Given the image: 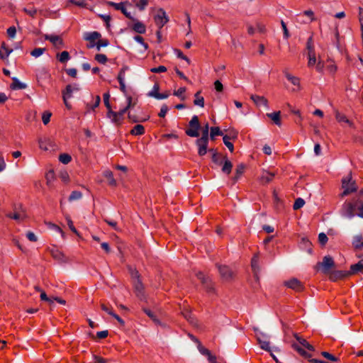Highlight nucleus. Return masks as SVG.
<instances>
[{
    "mask_svg": "<svg viewBox=\"0 0 363 363\" xmlns=\"http://www.w3.org/2000/svg\"><path fill=\"white\" fill-rule=\"evenodd\" d=\"M257 340L260 345V347L266 351H271L270 342L269 341V335L261 331L256 333Z\"/></svg>",
    "mask_w": 363,
    "mask_h": 363,
    "instance_id": "nucleus-6",
    "label": "nucleus"
},
{
    "mask_svg": "<svg viewBox=\"0 0 363 363\" xmlns=\"http://www.w3.org/2000/svg\"><path fill=\"white\" fill-rule=\"evenodd\" d=\"M322 267V271L325 274L329 273L330 269L334 267L335 262L330 256H325L323 262L318 264Z\"/></svg>",
    "mask_w": 363,
    "mask_h": 363,
    "instance_id": "nucleus-9",
    "label": "nucleus"
},
{
    "mask_svg": "<svg viewBox=\"0 0 363 363\" xmlns=\"http://www.w3.org/2000/svg\"><path fill=\"white\" fill-rule=\"evenodd\" d=\"M82 198V193L79 191H73L69 198L68 200L69 202H72L74 201L79 200Z\"/></svg>",
    "mask_w": 363,
    "mask_h": 363,
    "instance_id": "nucleus-39",
    "label": "nucleus"
},
{
    "mask_svg": "<svg viewBox=\"0 0 363 363\" xmlns=\"http://www.w3.org/2000/svg\"><path fill=\"white\" fill-rule=\"evenodd\" d=\"M350 274H351L350 271H333L330 273V279L333 281H336L339 279H344Z\"/></svg>",
    "mask_w": 363,
    "mask_h": 363,
    "instance_id": "nucleus-18",
    "label": "nucleus"
},
{
    "mask_svg": "<svg viewBox=\"0 0 363 363\" xmlns=\"http://www.w3.org/2000/svg\"><path fill=\"white\" fill-rule=\"evenodd\" d=\"M13 83L11 84V89L13 90L24 89L27 87L26 84L20 82L19 79L13 77H12Z\"/></svg>",
    "mask_w": 363,
    "mask_h": 363,
    "instance_id": "nucleus-26",
    "label": "nucleus"
},
{
    "mask_svg": "<svg viewBox=\"0 0 363 363\" xmlns=\"http://www.w3.org/2000/svg\"><path fill=\"white\" fill-rule=\"evenodd\" d=\"M45 39L50 41L57 48H61L63 46V42L61 38L56 35H46Z\"/></svg>",
    "mask_w": 363,
    "mask_h": 363,
    "instance_id": "nucleus-19",
    "label": "nucleus"
},
{
    "mask_svg": "<svg viewBox=\"0 0 363 363\" xmlns=\"http://www.w3.org/2000/svg\"><path fill=\"white\" fill-rule=\"evenodd\" d=\"M79 86L78 84H74L73 85L69 84L66 86L65 89L62 91V99L65 98H72V94L74 91H78Z\"/></svg>",
    "mask_w": 363,
    "mask_h": 363,
    "instance_id": "nucleus-15",
    "label": "nucleus"
},
{
    "mask_svg": "<svg viewBox=\"0 0 363 363\" xmlns=\"http://www.w3.org/2000/svg\"><path fill=\"white\" fill-rule=\"evenodd\" d=\"M52 113L50 111H45L42 115V121L45 125H47L50 121Z\"/></svg>",
    "mask_w": 363,
    "mask_h": 363,
    "instance_id": "nucleus-58",
    "label": "nucleus"
},
{
    "mask_svg": "<svg viewBox=\"0 0 363 363\" xmlns=\"http://www.w3.org/2000/svg\"><path fill=\"white\" fill-rule=\"evenodd\" d=\"M251 266H252V269L255 273V276L256 279H258L257 274L259 273V269H260L259 267L258 256L255 255L252 257V261H251Z\"/></svg>",
    "mask_w": 363,
    "mask_h": 363,
    "instance_id": "nucleus-28",
    "label": "nucleus"
},
{
    "mask_svg": "<svg viewBox=\"0 0 363 363\" xmlns=\"http://www.w3.org/2000/svg\"><path fill=\"white\" fill-rule=\"evenodd\" d=\"M109 5L113 6L115 9L121 11L127 18H133V16L130 12L128 11L126 6H131V4L128 1L120 2V3H114L109 2Z\"/></svg>",
    "mask_w": 363,
    "mask_h": 363,
    "instance_id": "nucleus-8",
    "label": "nucleus"
},
{
    "mask_svg": "<svg viewBox=\"0 0 363 363\" xmlns=\"http://www.w3.org/2000/svg\"><path fill=\"white\" fill-rule=\"evenodd\" d=\"M103 98H104V104H105L106 107L107 108L108 111H111L112 109H111V104L109 102V99H110L109 93L107 92V93L104 94Z\"/></svg>",
    "mask_w": 363,
    "mask_h": 363,
    "instance_id": "nucleus-57",
    "label": "nucleus"
},
{
    "mask_svg": "<svg viewBox=\"0 0 363 363\" xmlns=\"http://www.w3.org/2000/svg\"><path fill=\"white\" fill-rule=\"evenodd\" d=\"M199 128L191 127L190 128L186 129L185 133L190 137L196 138L199 135Z\"/></svg>",
    "mask_w": 363,
    "mask_h": 363,
    "instance_id": "nucleus-43",
    "label": "nucleus"
},
{
    "mask_svg": "<svg viewBox=\"0 0 363 363\" xmlns=\"http://www.w3.org/2000/svg\"><path fill=\"white\" fill-rule=\"evenodd\" d=\"M328 237L324 233H320L318 235V241L322 245H324L328 242Z\"/></svg>",
    "mask_w": 363,
    "mask_h": 363,
    "instance_id": "nucleus-63",
    "label": "nucleus"
},
{
    "mask_svg": "<svg viewBox=\"0 0 363 363\" xmlns=\"http://www.w3.org/2000/svg\"><path fill=\"white\" fill-rule=\"evenodd\" d=\"M223 133L218 127H212L211 128L210 137L212 140L217 135H222Z\"/></svg>",
    "mask_w": 363,
    "mask_h": 363,
    "instance_id": "nucleus-47",
    "label": "nucleus"
},
{
    "mask_svg": "<svg viewBox=\"0 0 363 363\" xmlns=\"http://www.w3.org/2000/svg\"><path fill=\"white\" fill-rule=\"evenodd\" d=\"M159 90H160V86L157 83H155L153 85L152 90L147 93V96L149 97H153V98L156 99V96H157V95H159V94H160Z\"/></svg>",
    "mask_w": 363,
    "mask_h": 363,
    "instance_id": "nucleus-41",
    "label": "nucleus"
},
{
    "mask_svg": "<svg viewBox=\"0 0 363 363\" xmlns=\"http://www.w3.org/2000/svg\"><path fill=\"white\" fill-rule=\"evenodd\" d=\"M129 70V67L126 65L123 66L121 69L120 70L118 75V82H123L125 81V72Z\"/></svg>",
    "mask_w": 363,
    "mask_h": 363,
    "instance_id": "nucleus-45",
    "label": "nucleus"
},
{
    "mask_svg": "<svg viewBox=\"0 0 363 363\" xmlns=\"http://www.w3.org/2000/svg\"><path fill=\"white\" fill-rule=\"evenodd\" d=\"M129 272L133 279L134 288L138 296L142 297L143 296V285L140 279L139 272L132 267H129Z\"/></svg>",
    "mask_w": 363,
    "mask_h": 363,
    "instance_id": "nucleus-2",
    "label": "nucleus"
},
{
    "mask_svg": "<svg viewBox=\"0 0 363 363\" xmlns=\"http://www.w3.org/2000/svg\"><path fill=\"white\" fill-rule=\"evenodd\" d=\"M304 204H305L304 200L301 198H298L295 201L293 208L294 210H298V209L301 208V207H303Z\"/></svg>",
    "mask_w": 363,
    "mask_h": 363,
    "instance_id": "nucleus-55",
    "label": "nucleus"
},
{
    "mask_svg": "<svg viewBox=\"0 0 363 363\" xmlns=\"http://www.w3.org/2000/svg\"><path fill=\"white\" fill-rule=\"evenodd\" d=\"M198 349L202 354L206 355L208 357V359L210 363H214L215 356H213L208 349L203 347L201 345H199Z\"/></svg>",
    "mask_w": 363,
    "mask_h": 363,
    "instance_id": "nucleus-29",
    "label": "nucleus"
},
{
    "mask_svg": "<svg viewBox=\"0 0 363 363\" xmlns=\"http://www.w3.org/2000/svg\"><path fill=\"white\" fill-rule=\"evenodd\" d=\"M65 219L67 222V225L69 228V229L74 233H75L76 235H77L78 236L79 235V232L77 230V229L75 228V227L73 225V222L72 220H71L69 216H65Z\"/></svg>",
    "mask_w": 363,
    "mask_h": 363,
    "instance_id": "nucleus-48",
    "label": "nucleus"
},
{
    "mask_svg": "<svg viewBox=\"0 0 363 363\" xmlns=\"http://www.w3.org/2000/svg\"><path fill=\"white\" fill-rule=\"evenodd\" d=\"M144 133V126L140 124L135 125L130 131V133L133 135H143Z\"/></svg>",
    "mask_w": 363,
    "mask_h": 363,
    "instance_id": "nucleus-37",
    "label": "nucleus"
},
{
    "mask_svg": "<svg viewBox=\"0 0 363 363\" xmlns=\"http://www.w3.org/2000/svg\"><path fill=\"white\" fill-rule=\"evenodd\" d=\"M223 164L222 165V172L225 174H230L233 169V163L227 158L226 156L223 157Z\"/></svg>",
    "mask_w": 363,
    "mask_h": 363,
    "instance_id": "nucleus-22",
    "label": "nucleus"
},
{
    "mask_svg": "<svg viewBox=\"0 0 363 363\" xmlns=\"http://www.w3.org/2000/svg\"><path fill=\"white\" fill-rule=\"evenodd\" d=\"M186 91L185 87H180L178 90L174 92V95L179 97L181 100H185L184 93Z\"/></svg>",
    "mask_w": 363,
    "mask_h": 363,
    "instance_id": "nucleus-50",
    "label": "nucleus"
},
{
    "mask_svg": "<svg viewBox=\"0 0 363 363\" xmlns=\"http://www.w3.org/2000/svg\"><path fill=\"white\" fill-rule=\"evenodd\" d=\"M208 144V140L205 138H199L196 141V145L198 147V154L200 156H203L207 152V147Z\"/></svg>",
    "mask_w": 363,
    "mask_h": 363,
    "instance_id": "nucleus-11",
    "label": "nucleus"
},
{
    "mask_svg": "<svg viewBox=\"0 0 363 363\" xmlns=\"http://www.w3.org/2000/svg\"><path fill=\"white\" fill-rule=\"evenodd\" d=\"M134 40L140 43L144 48L145 50H147L148 45L147 43L144 42L143 38L140 35H136L134 37Z\"/></svg>",
    "mask_w": 363,
    "mask_h": 363,
    "instance_id": "nucleus-59",
    "label": "nucleus"
},
{
    "mask_svg": "<svg viewBox=\"0 0 363 363\" xmlns=\"http://www.w3.org/2000/svg\"><path fill=\"white\" fill-rule=\"evenodd\" d=\"M342 187L343 189V192L341 194L342 196L348 195L357 190L354 182L351 180L350 175L342 179Z\"/></svg>",
    "mask_w": 363,
    "mask_h": 363,
    "instance_id": "nucleus-4",
    "label": "nucleus"
},
{
    "mask_svg": "<svg viewBox=\"0 0 363 363\" xmlns=\"http://www.w3.org/2000/svg\"><path fill=\"white\" fill-rule=\"evenodd\" d=\"M307 55H308V66L309 67H311L314 66L318 62L315 53L307 54Z\"/></svg>",
    "mask_w": 363,
    "mask_h": 363,
    "instance_id": "nucleus-44",
    "label": "nucleus"
},
{
    "mask_svg": "<svg viewBox=\"0 0 363 363\" xmlns=\"http://www.w3.org/2000/svg\"><path fill=\"white\" fill-rule=\"evenodd\" d=\"M6 216L20 223L26 219L27 213L26 209L21 205H18L15 206L13 211L8 213Z\"/></svg>",
    "mask_w": 363,
    "mask_h": 363,
    "instance_id": "nucleus-3",
    "label": "nucleus"
},
{
    "mask_svg": "<svg viewBox=\"0 0 363 363\" xmlns=\"http://www.w3.org/2000/svg\"><path fill=\"white\" fill-rule=\"evenodd\" d=\"M274 175V173L264 171L261 175L260 180L263 183H269L273 179Z\"/></svg>",
    "mask_w": 363,
    "mask_h": 363,
    "instance_id": "nucleus-31",
    "label": "nucleus"
},
{
    "mask_svg": "<svg viewBox=\"0 0 363 363\" xmlns=\"http://www.w3.org/2000/svg\"><path fill=\"white\" fill-rule=\"evenodd\" d=\"M245 165L243 164H240L237 166L236 169H235V176L233 177V183H236L239 179L240 178V177L242 175V174L244 173V171H245Z\"/></svg>",
    "mask_w": 363,
    "mask_h": 363,
    "instance_id": "nucleus-27",
    "label": "nucleus"
},
{
    "mask_svg": "<svg viewBox=\"0 0 363 363\" xmlns=\"http://www.w3.org/2000/svg\"><path fill=\"white\" fill-rule=\"evenodd\" d=\"M294 337H296V340L299 342L301 345L306 347L308 350L314 351V347L309 344L305 339L299 337L297 334H295Z\"/></svg>",
    "mask_w": 363,
    "mask_h": 363,
    "instance_id": "nucleus-30",
    "label": "nucleus"
},
{
    "mask_svg": "<svg viewBox=\"0 0 363 363\" xmlns=\"http://www.w3.org/2000/svg\"><path fill=\"white\" fill-rule=\"evenodd\" d=\"M133 3L140 11H143L148 4V0H133Z\"/></svg>",
    "mask_w": 363,
    "mask_h": 363,
    "instance_id": "nucleus-38",
    "label": "nucleus"
},
{
    "mask_svg": "<svg viewBox=\"0 0 363 363\" xmlns=\"http://www.w3.org/2000/svg\"><path fill=\"white\" fill-rule=\"evenodd\" d=\"M45 51V48H35L31 52L30 55L34 57H38L41 56L44 52Z\"/></svg>",
    "mask_w": 363,
    "mask_h": 363,
    "instance_id": "nucleus-52",
    "label": "nucleus"
},
{
    "mask_svg": "<svg viewBox=\"0 0 363 363\" xmlns=\"http://www.w3.org/2000/svg\"><path fill=\"white\" fill-rule=\"evenodd\" d=\"M95 60L101 63V64H105L107 62V57L104 54H97L95 55Z\"/></svg>",
    "mask_w": 363,
    "mask_h": 363,
    "instance_id": "nucleus-60",
    "label": "nucleus"
},
{
    "mask_svg": "<svg viewBox=\"0 0 363 363\" xmlns=\"http://www.w3.org/2000/svg\"><path fill=\"white\" fill-rule=\"evenodd\" d=\"M58 60L60 62H66L69 60V54L67 51H63L58 55Z\"/></svg>",
    "mask_w": 363,
    "mask_h": 363,
    "instance_id": "nucleus-49",
    "label": "nucleus"
},
{
    "mask_svg": "<svg viewBox=\"0 0 363 363\" xmlns=\"http://www.w3.org/2000/svg\"><path fill=\"white\" fill-rule=\"evenodd\" d=\"M13 52L12 49H9L6 47L5 43H2L0 48V58L6 60V63L9 64V56Z\"/></svg>",
    "mask_w": 363,
    "mask_h": 363,
    "instance_id": "nucleus-21",
    "label": "nucleus"
},
{
    "mask_svg": "<svg viewBox=\"0 0 363 363\" xmlns=\"http://www.w3.org/2000/svg\"><path fill=\"white\" fill-rule=\"evenodd\" d=\"M190 127L200 128V124L197 116H194L189 122Z\"/></svg>",
    "mask_w": 363,
    "mask_h": 363,
    "instance_id": "nucleus-56",
    "label": "nucleus"
},
{
    "mask_svg": "<svg viewBox=\"0 0 363 363\" xmlns=\"http://www.w3.org/2000/svg\"><path fill=\"white\" fill-rule=\"evenodd\" d=\"M355 209L356 204L350 202L345 203L341 211L342 216L347 218H352L355 216Z\"/></svg>",
    "mask_w": 363,
    "mask_h": 363,
    "instance_id": "nucleus-7",
    "label": "nucleus"
},
{
    "mask_svg": "<svg viewBox=\"0 0 363 363\" xmlns=\"http://www.w3.org/2000/svg\"><path fill=\"white\" fill-rule=\"evenodd\" d=\"M352 246L356 250H360L363 248V237L362 235H356L352 238Z\"/></svg>",
    "mask_w": 363,
    "mask_h": 363,
    "instance_id": "nucleus-24",
    "label": "nucleus"
},
{
    "mask_svg": "<svg viewBox=\"0 0 363 363\" xmlns=\"http://www.w3.org/2000/svg\"><path fill=\"white\" fill-rule=\"evenodd\" d=\"M230 138L228 135H224L223 138V143L226 145V147L229 149V150L233 152L234 150V147L232 143L229 141Z\"/></svg>",
    "mask_w": 363,
    "mask_h": 363,
    "instance_id": "nucleus-54",
    "label": "nucleus"
},
{
    "mask_svg": "<svg viewBox=\"0 0 363 363\" xmlns=\"http://www.w3.org/2000/svg\"><path fill=\"white\" fill-rule=\"evenodd\" d=\"M59 177L61 179V180L65 183H68L69 182V175L66 170L60 171Z\"/></svg>",
    "mask_w": 363,
    "mask_h": 363,
    "instance_id": "nucleus-53",
    "label": "nucleus"
},
{
    "mask_svg": "<svg viewBox=\"0 0 363 363\" xmlns=\"http://www.w3.org/2000/svg\"><path fill=\"white\" fill-rule=\"evenodd\" d=\"M306 49L308 50V53L307 54L315 53V48H314V45H313V37L312 36L308 38V39L307 40Z\"/></svg>",
    "mask_w": 363,
    "mask_h": 363,
    "instance_id": "nucleus-42",
    "label": "nucleus"
},
{
    "mask_svg": "<svg viewBox=\"0 0 363 363\" xmlns=\"http://www.w3.org/2000/svg\"><path fill=\"white\" fill-rule=\"evenodd\" d=\"M218 267L223 279L228 281L233 278V272L228 266L219 265Z\"/></svg>",
    "mask_w": 363,
    "mask_h": 363,
    "instance_id": "nucleus-12",
    "label": "nucleus"
},
{
    "mask_svg": "<svg viewBox=\"0 0 363 363\" xmlns=\"http://www.w3.org/2000/svg\"><path fill=\"white\" fill-rule=\"evenodd\" d=\"M101 37V34L96 31L86 33L84 37V38L89 41V43H96L95 41L99 40Z\"/></svg>",
    "mask_w": 363,
    "mask_h": 363,
    "instance_id": "nucleus-23",
    "label": "nucleus"
},
{
    "mask_svg": "<svg viewBox=\"0 0 363 363\" xmlns=\"http://www.w3.org/2000/svg\"><path fill=\"white\" fill-rule=\"evenodd\" d=\"M154 21L159 29H161L169 21V17L162 9H160L154 16Z\"/></svg>",
    "mask_w": 363,
    "mask_h": 363,
    "instance_id": "nucleus-5",
    "label": "nucleus"
},
{
    "mask_svg": "<svg viewBox=\"0 0 363 363\" xmlns=\"http://www.w3.org/2000/svg\"><path fill=\"white\" fill-rule=\"evenodd\" d=\"M250 99L253 101L256 106L259 107L264 106L267 109L269 108L268 101L265 97L262 96L252 94L251 95Z\"/></svg>",
    "mask_w": 363,
    "mask_h": 363,
    "instance_id": "nucleus-16",
    "label": "nucleus"
},
{
    "mask_svg": "<svg viewBox=\"0 0 363 363\" xmlns=\"http://www.w3.org/2000/svg\"><path fill=\"white\" fill-rule=\"evenodd\" d=\"M292 347L297 351L301 356L306 359H310L311 357V355L309 354L308 352H306L303 348H301L298 344L293 343L291 345Z\"/></svg>",
    "mask_w": 363,
    "mask_h": 363,
    "instance_id": "nucleus-33",
    "label": "nucleus"
},
{
    "mask_svg": "<svg viewBox=\"0 0 363 363\" xmlns=\"http://www.w3.org/2000/svg\"><path fill=\"white\" fill-rule=\"evenodd\" d=\"M267 117L271 118L276 125L280 126L281 121H280V111H276L271 113L267 114Z\"/></svg>",
    "mask_w": 363,
    "mask_h": 363,
    "instance_id": "nucleus-34",
    "label": "nucleus"
},
{
    "mask_svg": "<svg viewBox=\"0 0 363 363\" xmlns=\"http://www.w3.org/2000/svg\"><path fill=\"white\" fill-rule=\"evenodd\" d=\"M195 99L194 101V104L195 106H198L200 107L204 106V98L201 96V91H197L194 95Z\"/></svg>",
    "mask_w": 363,
    "mask_h": 363,
    "instance_id": "nucleus-36",
    "label": "nucleus"
},
{
    "mask_svg": "<svg viewBox=\"0 0 363 363\" xmlns=\"http://www.w3.org/2000/svg\"><path fill=\"white\" fill-rule=\"evenodd\" d=\"M52 256L55 259L59 260L61 262H66L67 261V257L60 252L56 251L52 253Z\"/></svg>",
    "mask_w": 363,
    "mask_h": 363,
    "instance_id": "nucleus-46",
    "label": "nucleus"
},
{
    "mask_svg": "<svg viewBox=\"0 0 363 363\" xmlns=\"http://www.w3.org/2000/svg\"><path fill=\"white\" fill-rule=\"evenodd\" d=\"M326 69L330 74H333L337 70V66L333 62H329Z\"/></svg>",
    "mask_w": 363,
    "mask_h": 363,
    "instance_id": "nucleus-64",
    "label": "nucleus"
},
{
    "mask_svg": "<svg viewBox=\"0 0 363 363\" xmlns=\"http://www.w3.org/2000/svg\"><path fill=\"white\" fill-rule=\"evenodd\" d=\"M39 147L43 150H49L55 147L54 143L48 138H40L38 140Z\"/></svg>",
    "mask_w": 363,
    "mask_h": 363,
    "instance_id": "nucleus-17",
    "label": "nucleus"
},
{
    "mask_svg": "<svg viewBox=\"0 0 363 363\" xmlns=\"http://www.w3.org/2000/svg\"><path fill=\"white\" fill-rule=\"evenodd\" d=\"M363 270V259L359 260L357 263L351 265L350 274H354Z\"/></svg>",
    "mask_w": 363,
    "mask_h": 363,
    "instance_id": "nucleus-35",
    "label": "nucleus"
},
{
    "mask_svg": "<svg viewBox=\"0 0 363 363\" xmlns=\"http://www.w3.org/2000/svg\"><path fill=\"white\" fill-rule=\"evenodd\" d=\"M335 116L337 121L342 125H347L350 127L353 125L352 122L350 121L345 114L340 113L339 111L335 110Z\"/></svg>",
    "mask_w": 363,
    "mask_h": 363,
    "instance_id": "nucleus-14",
    "label": "nucleus"
},
{
    "mask_svg": "<svg viewBox=\"0 0 363 363\" xmlns=\"http://www.w3.org/2000/svg\"><path fill=\"white\" fill-rule=\"evenodd\" d=\"M126 101L127 105L123 108L120 109L118 112L113 111L112 110L107 112V117L110 118L113 123H119L123 120L124 113L131 106V97H127Z\"/></svg>",
    "mask_w": 363,
    "mask_h": 363,
    "instance_id": "nucleus-1",
    "label": "nucleus"
},
{
    "mask_svg": "<svg viewBox=\"0 0 363 363\" xmlns=\"http://www.w3.org/2000/svg\"><path fill=\"white\" fill-rule=\"evenodd\" d=\"M321 355L323 357H324L325 358H326L330 361H333V362H337L338 360V359L337 357H335L334 355L330 354L328 352H322Z\"/></svg>",
    "mask_w": 363,
    "mask_h": 363,
    "instance_id": "nucleus-61",
    "label": "nucleus"
},
{
    "mask_svg": "<svg viewBox=\"0 0 363 363\" xmlns=\"http://www.w3.org/2000/svg\"><path fill=\"white\" fill-rule=\"evenodd\" d=\"M104 177L108 180L109 185L116 186L117 183L116 179L113 178V172L111 170H106L103 173Z\"/></svg>",
    "mask_w": 363,
    "mask_h": 363,
    "instance_id": "nucleus-32",
    "label": "nucleus"
},
{
    "mask_svg": "<svg viewBox=\"0 0 363 363\" xmlns=\"http://www.w3.org/2000/svg\"><path fill=\"white\" fill-rule=\"evenodd\" d=\"M286 286L296 291H301L303 289L302 283L296 278L290 279L284 282Z\"/></svg>",
    "mask_w": 363,
    "mask_h": 363,
    "instance_id": "nucleus-10",
    "label": "nucleus"
},
{
    "mask_svg": "<svg viewBox=\"0 0 363 363\" xmlns=\"http://www.w3.org/2000/svg\"><path fill=\"white\" fill-rule=\"evenodd\" d=\"M72 160V157L69 155L68 154H66V153H64V154H61L60 156H59V160L62 163V164H68Z\"/></svg>",
    "mask_w": 363,
    "mask_h": 363,
    "instance_id": "nucleus-51",
    "label": "nucleus"
},
{
    "mask_svg": "<svg viewBox=\"0 0 363 363\" xmlns=\"http://www.w3.org/2000/svg\"><path fill=\"white\" fill-rule=\"evenodd\" d=\"M7 34L10 38H14L16 34V28L15 26H11L7 29Z\"/></svg>",
    "mask_w": 363,
    "mask_h": 363,
    "instance_id": "nucleus-62",
    "label": "nucleus"
},
{
    "mask_svg": "<svg viewBox=\"0 0 363 363\" xmlns=\"http://www.w3.org/2000/svg\"><path fill=\"white\" fill-rule=\"evenodd\" d=\"M312 244L310 240H308L306 238H301V242H300V247L306 250L308 253L311 254L312 253Z\"/></svg>",
    "mask_w": 363,
    "mask_h": 363,
    "instance_id": "nucleus-25",
    "label": "nucleus"
},
{
    "mask_svg": "<svg viewBox=\"0 0 363 363\" xmlns=\"http://www.w3.org/2000/svg\"><path fill=\"white\" fill-rule=\"evenodd\" d=\"M284 74L286 78L294 86L297 87V90H300L301 89L300 84V79L297 77H295L288 72L286 70L284 71Z\"/></svg>",
    "mask_w": 363,
    "mask_h": 363,
    "instance_id": "nucleus-20",
    "label": "nucleus"
},
{
    "mask_svg": "<svg viewBox=\"0 0 363 363\" xmlns=\"http://www.w3.org/2000/svg\"><path fill=\"white\" fill-rule=\"evenodd\" d=\"M47 226L48 227L49 229L55 230V232L60 233L62 238H65V233L58 225L52 223H48Z\"/></svg>",
    "mask_w": 363,
    "mask_h": 363,
    "instance_id": "nucleus-40",
    "label": "nucleus"
},
{
    "mask_svg": "<svg viewBox=\"0 0 363 363\" xmlns=\"http://www.w3.org/2000/svg\"><path fill=\"white\" fill-rule=\"evenodd\" d=\"M130 19L133 22V23L130 26V28L133 29V30H134L135 33H138L140 34H143L146 32V27L143 23L139 21L138 19L135 18L133 16V18H130Z\"/></svg>",
    "mask_w": 363,
    "mask_h": 363,
    "instance_id": "nucleus-13",
    "label": "nucleus"
}]
</instances>
